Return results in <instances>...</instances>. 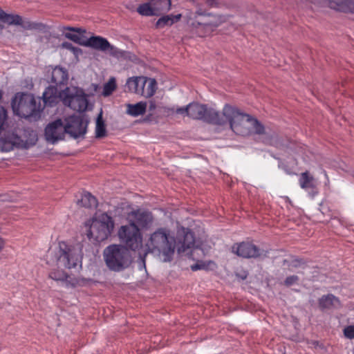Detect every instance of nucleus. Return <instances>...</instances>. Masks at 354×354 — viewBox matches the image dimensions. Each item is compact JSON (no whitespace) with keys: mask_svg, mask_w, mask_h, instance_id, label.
<instances>
[{"mask_svg":"<svg viewBox=\"0 0 354 354\" xmlns=\"http://www.w3.org/2000/svg\"><path fill=\"white\" fill-rule=\"evenodd\" d=\"M187 116L216 124H223L227 122L231 129L242 136L265 133L264 127L256 118L228 104H225L221 115L215 109H208L206 105L190 103L188 104Z\"/></svg>","mask_w":354,"mask_h":354,"instance_id":"1","label":"nucleus"},{"mask_svg":"<svg viewBox=\"0 0 354 354\" xmlns=\"http://www.w3.org/2000/svg\"><path fill=\"white\" fill-rule=\"evenodd\" d=\"M194 234L188 229L179 230L176 240L169 230L159 228L150 235L146 245L149 252L158 255L164 262H169L173 259L176 249L178 253L192 249L191 256L198 251L199 248L194 247Z\"/></svg>","mask_w":354,"mask_h":354,"instance_id":"2","label":"nucleus"},{"mask_svg":"<svg viewBox=\"0 0 354 354\" xmlns=\"http://www.w3.org/2000/svg\"><path fill=\"white\" fill-rule=\"evenodd\" d=\"M54 258V261L59 266L73 268L81 264L82 258V245L80 243L70 245L66 242H59L58 246L48 253Z\"/></svg>","mask_w":354,"mask_h":354,"instance_id":"3","label":"nucleus"},{"mask_svg":"<svg viewBox=\"0 0 354 354\" xmlns=\"http://www.w3.org/2000/svg\"><path fill=\"white\" fill-rule=\"evenodd\" d=\"M87 228V236L97 242L103 241L109 238L114 228L113 218L106 213L95 214L85 223Z\"/></svg>","mask_w":354,"mask_h":354,"instance_id":"4","label":"nucleus"},{"mask_svg":"<svg viewBox=\"0 0 354 354\" xmlns=\"http://www.w3.org/2000/svg\"><path fill=\"white\" fill-rule=\"evenodd\" d=\"M104 257L108 268L119 272L130 266L132 257L127 247L121 245H111L104 251Z\"/></svg>","mask_w":354,"mask_h":354,"instance_id":"5","label":"nucleus"},{"mask_svg":"<svg viewBox=\"0 0 354 354\" xmlns=\"http://www.w3.org/2000/svg\"><path fill=\"white\" fill-rule=\"evenodd\" d=\"M224 21L223 17L207 13L202 9L190 12L187 15L188 24L194 28L203 31L201 36L212 32Z\"/></svg>","mask_w":354,"mask_h":354,"instance_id":"6","label":"nucleus"},{"mask_svg":"<svg viewBox=\"0 0 354 354\" xmlns=\"http://www.w3.org/2000/svg\"><path fill=\"white\" fill-rule=\"evenodd\" d=\"M12 108L15 114L24 118L35 117L39 113L34 96L28 93H17L12 100Z\"/></svg>","mask_w":354,"mask_h":354,"instance_id":"7","label":"nucleus"},{"mask_svg":"<svg viewBox=\"0 0 354 354\" xmlns=\"http://www.w3.org/2000/svg\"><path fill=\"white\" fill-rule=\"evenodd\" d=\"M60 100L64 105L78 112L84 111L88 106L86 95L77 87H66L60 93Z\"/></svg>","mask_w":354,"mask_h":354,"instance_id":"8","label":"nucleus"},{"mask_svg":"<svg viewBox=\"0 0 354 354\" xmlns=\"http://www.w3.org/2000/svg\"><path fill=\"white\" fill-rule=\"evenodd\" d=\"M118 236L120 241L132 250H137L142 247V237L135 223L121 226L118 230Z\"/></svg>","mask_w":354,"mask_h":354,"instance_id":"9","label":"nucleus"},{"mask_svg":"<svg viewBox=\"0 0 354 354\" xmlns=\"http://www.w3.org/2000/svg\"><path fill=\"white\" fill-rule=\"evenodd\" d=\"M30 138L22 140L14 133L8 134L0 138V150L8 152L13 149L15 146H21L26 148L33 145L37 140V136L34 131H28Z\"/></svg>","mask_w":354,"mask_h":354,"instance_id":"10","label":"nucleus"},{"mask_svg":"<svg viewBox=\"0 0 354 354\" xmlns=\"http://www.w3.org/2000/svg\"><path fill=\"white\" fill-rule=\"evenodd\" d=\"M66 133L74 138L84 136L86 132V124L80 116L71 115L65 120Z\"/></svg>","mask_w":354,"mask_h":354,"instance_id":"11","label":"nucleus"},{"mask_svg":"<svg viewBox=\"0 0 354 354\" xmlns=\"http://www.w3.org/2000/svg\"><path fill=\"white\" fill-rule=\"evenodd\" d=\"M65 134L64 125L60 119L49 123L45 129L46 139L52 144L64 139Z\"/></svg>","mask_w":354,"mask_h":354,"instance_id":"12","label":"nucleus"},{"mask_svg":"<svg viewBox=\"0 0 354 354\" xmlns=\"http://www.w3.org/2000/svg\"><path fill=\"white\" fill-rule=\"evenodd\" d=\"M232 252L243 258H257L261 255L259 249L254 244L242 242L234 244L232 248Z\"/></svg>","mask_w":354,"mask_h":354,"instance_id":"13","label":"nucleus"},{"mask_svg":"<svg viewBox=\"0 0 354 354\" xmlns=\"http://www.w3.org/2000/svg\"><path fill=\"white\" fill-rule=\"evenodd\" d=\"M127 220L129 223H135L138 227H145L151 223L152 216L149 212L138 209L128 214Z\"/></svg>","mask_w":354,"mask_h":354,"instance_id":"14","label":"nucleus"},{"mask_svg":"<svg viewBox=\"0 0 354 354\" xmlns=\"http://www.w3.org/2000/svg\"><path fill=\"white\" fill-rule=\"evenodd\" d=\"M85 46L96 50L106 51L109 50L111 53H115L117 49L111 46L108 40L100 36L91 37L85 43Z\"/></svg>","mask_w":354,"mask_h":354,"instance_id":"15","label":"nucleus"},{"mask_svg":"<svg viewBox=\"0 0 354 354\" xmlns=\"http://www.w3.org/2000/svg\"><path fill=\"white\" fill-rule=\"evenodd\" d=\"M328 5L338 11L354 12V0H328Z\"/></svg>","mask_w":354,"mask_h":354,"instance_id":"16","label":"nucleus"},{"mask_svg":"<svg viewBox=\"0 0 354 354\" xmlns=\"http://www.w3.org/2000/svg\"><path fill=\"white\" fill-rule=\"evenodd\" d=\"M145 76H134L127 79L126 86L129 92L140 95L142 86L145 85Z\"/></svg>","mask_w":354,"mask_h":354,"instance_id":"17","label":"nucleus"},{"mask_svg":"<svg viewBox=\"0 0 354 354\" xmlns=\"http://www.w3.org/2000/svg\"><path fill=\"white\" fill-rule=\"evenodd\" d=\"M55 86H50L43 93L42 99L45 105L53 106L60 99V93Z\"/></svg>","mask_w":354,"mask_h":354,"instance_id":"18","label":"nucleus"},{"mask_svg":"<svg viewBox=\"0 0 354 354\" xmlns=\"http://www.w3.org/2000/svg\"><path fill=\"white\" fill-rule=\"evenodd\" d=\"M68 79V75L66 68L59 66H56L53 68L51 71V82L57 85L64 84L66 83Z\"/></svg>","mask_w":354,"mask_h":354,"instance_id":"19","label":"nucleus"},{"mask_svg":"<svg viewBox=\"0 0 354 354\" xmlns=\"http://www.w3.org/2000/svg\"><path fill=\"white\" fill-rule=\"evenodd\" d=\"M145 85L142 86L140 95L145 98L152 97L157 90V82L155 79L146 77Z\"/></svg>","mask_w":354,"mask_h":354,"instance_id":"20","label":"nucleus"},{"mask_svg":"<svg viewBox=\"0 0 354 354\" xmlns=\"http://www.w3.org/2000/svg\"><path fill=\"white\" fill-rule=\"evenodd\" d=\"M319 305L322 309H333L339 308L341 304L338 298L333 295H328L320 298Z\"/></svg>","mask_w":354,"mask_h":354,"instance_id":"21","label":"nucleus"},{"mask_svg":"<svg viewBox=\"0 0 354 354\" xmlns=\"http://www.w3.org/2000/svg\"><path fill=\"white\" fill-rule=\"evenodd\" d=\"M147 104L146 102H139L136 104H127L126 113L131 116L137 117L143 115L147 109Z\"/></svg>","mask_w":354,"mask_h":354,"instance_id":"22","label":"nucleus"},{"mask_svg":"<svg viewBox=\"0 0 354 354\" xmlns=\"http://www.w3.org/2000/svg\"><path fill=\"white\" fill-rule=\"evenodd\" d=\"M150 1L154 15H160L161 13L168 11L171 7L170 0H150Z\"/></svg>","mask_w":354,"mask_h":354,"instance_id":"23","label":"nucleus"},{"mask_svg":"<svg viewBox=\"0 0 354 354\" xmlns=\"http://www.w3.org/2000/svg\"><path fill=\"white\" fill-rule=\"evenodd\" d=\"M77 204L82 207L86 208L95 207L97 202L95 196L91 195L89 192H84L82 194L81 198L77 201Z\"/></svg>","mask_w":354,"mask_h":354,"instance_id":"24","label":"nucleus"},{"mask_svg":"<svg viewBox=\"0 0 354 354\" xmlns=\"http://www.w3.org/2000/svg\"><path fill=\"white\" fill-rule=\"evenodd\" d=\"M181 18V15H165L160 17L156 22V26L158 28H162L166 26H171L174 22H176L180 20Z\"/></svg>","mask_w":354,"mask_h":354,"instance_id":"25","label":"nucleus"},{"mask_svg":"<svg viewBox=\"0 0 354 354\" xmlns=\"http://www.w3.org/2000/svg\"><path fill=\"white\" fill-rule=\"evenodd\" d=\"M299 181L302 189H308L315 187V179L308 171L301 174Z\"/></svg>","mask_w":354,"mask_h":354,"instance_id":"26","label":"nucleus"},{"mask_svg":"<svg viewBox=\"0 0 354 354\" xmlns=\"http://www.w3.org/2000/svg\"><path fill=\"white\" fill-rule=\"evenodd\" d=\"M106 135V129L104 122L102 119V113L101 112L96 119L95 124V137L97 138H102L105 137Z\"/></svg>","mask_w":354,"mask_h":354,"instance_id":"27","label":"nucleus"},{"mask_svg":"<svg viewBox=\"0 0 354 354\" xmlns=\"http://www.w3.org/2000/svg\"><path fill=\"white\" fill-rule=\"evenodd\" d=\"M0 18L10 24L19 25L22 23V19L19 15H11L6 14L0 8Z\"/></svg>","mask_w":354,"mask_h":354,"instance_id":"28","label":"nucleus"},{"mask_svg":"<svg viewBox=\"0 0 354 354\" xmlns=\"http://www.w3.org/2000/svg\"><path fill=\"white\" fill-rule=\"evenodd\" d=\"M216 267L215 263L212 261H197L196 263L194 265H192L191 266V269L193 271H196L198 270H213Z\"/></svg>","mask_w":354,"mask_h":354,"instance_id":"29","label":"nucleus"},{"mask_svg":"<svg viewBox=\"0 0 354 354\" xmlns=\"http://www.w3.org/2000/svg\"><path fill=\"white\" fill-rule=\"evenodd\" d=\"M138 12L142 16H153V10L151 3L149 1L147 3H143L138 6L137 8Z\"/></svg>","mask_w":354,"mask_h":354,"instance_id":"30","label":"nucleus"},{"mask_svg":"<svg viewBox=\"0 0 354 354\" xmlns=\"http://www.w3.org/2000/svg\"><path fill=\"white\" fill-rule=\"evenodd\" d=\"M116 88V82L115 77H111L103 87L102 95L104 96L110 95Z\"/></svg>","mask_w":354,"mask_h":354,"instance_id":"31","label":"nucleus"},{"mask_svg":"<svg viewBox=\"0 0 354 354\" xmlns=\"http://www.w3.org/2000/svg\"><path fill=\"white\" fill-rule=\"evenodd\" d=\"M62 48L71 51L76 58H78V57L82 53L81 48L73 46L71 43L68 41L63 42L62 44Z\"/></svg>","mask_w":354,"mask_h":354,"instance_id":"32","label":"nucleus"},{"mask_svg":"<svg viewBox=\"0 0 354 354\" xmlns=\"http://www.w3.org/2000/svg\"><path fill=\"white\" fill-rule=\"evenodd\" d=\"M49 277L55 281H64L67 279V274L63 270H53L49 274Z\"/></svg>","mask_w":354,"mask_h":354,"instance_id":"33","label":"nucleus"},{"mask_svg":"<svg viewBox=\"0 0 354 354\" xmlns=\"http://www.w3.org/2000/svg\"><path fill=\"white\" fill-rule=\"evenodd\" d=\"M344 335L348 339H354V325L346 326L344 329Z\"/></svg>","mask_w":354,"mask_h":354,"instance_id":"34","label":"nucleus"},{"mask_svg":"<svg viewBox=\"0 0 354 354\" xmlns=\"http://www.w3.org/2000/svg\"><path fill=\"white\" fill-rule=\"evenodd\" d=\"M6 118L7 113L6 109L3 106H0V133L3 129Z\"/></svg>","mask_w":354,"mask_h":354,"instance_id":"35","label":"nucleus"},{"mask_svg":"<svg viewBox=\"0 0 354 354\" xmlns=\"http://www.w3.org/2000/svg\"><path fill=\"white\" fill-rule=\"evenodd\" d=\"M66 37L77 44H81V37L77 33H66Z\"/></svg>","mask_w":354,"mask_h":354,"instance_id":"36","label":"nucleus"},{"mask_svg":"<svg viewBox=\"0 0 354 354\" xmlns=\"http://www.w3.org/2000/svg\"><path fill=\"white\" fill-rule=\"evenodd\" d=\"M298 277L296 275L288 277L285 280V283L287 286H291L297 283Z\"/></svg>","mask_w":354,"mask_h":354,"instance_id":"37","label":"nucleus"},{"mask_svg":"<svg viewBox=\"0 0 354 354\" xmlns=\"http://www.w3.org/2000/svg\"><path fill=\"white\" fill-rule=\"evenodd\" d=\"M187 110H188V105L186 106V107H182V108H178L176 110V113L178 114H181V115H187Z\"/></svg>","mask_w":354,"mask_h":354,"instance_id":"38","label":"nucleus"},{"mask_svg":"<svg viewBox=\"0 0 354 354\" xmlns=\"http://www.w3.org/2000/svg\"><path fill=\"white\" fill-rule=\"evenodd\" d=\"M66 29L70 30H73V31L76 32H79L80 30V29H77V28H71V27H68Z\"/></svg>","mask_w":354,"mask_h":354,"instance_id":"39","label":"nucleus"},{"mask_svg":"<svg viewBox=\"0 0 354 354\" xmlns=\"http://www.w3.org/2000/svg\"><path fill=\"white\" fill-rule=\"evenodd\" d=\"M3 245L4 241L1 238H0V250L3 248Z\"/></svg>","mask_w":354,"mask_h":354,"instance_id":"40","label":"nucleus"},{"mask_svg":"<svg viewBox=\"0 0 354 354\" xmlns=\"http://www.w3.org/2000/svg\"><path fill=\"white\" fill-rule=\"evenodd\" d=\"M154 108H155V104L153 103H151L150 109H154Z\"/></svg>","mask_w":354,"mask_h":354,"instance_id":"41","label":"nucleus"},{"mask_svg":"<svg viewBox=\"0 0 354 354\" xmlns=\"http://www.w3.org/2000/svg\"><path fill=\"white\" fill-rule=\"evenodd\" d=\"M208 3H209V4L210 6H214V4L213 1H211V2H210V1H208Z\"/></svg>","mask_w":354,"mask_h":354,"instance_id":"42","label":"nucleus"},{"mask_svg":"<svg viewBox=\"0 0 354 354\" xmlns=\"http://www.w3.org/2000/svg\"><path fill=\"white\" fill-rule=\"evenodd\" d=\"M313 196H314V195H315V194H316V193H317V192H316V191H315V190H313Z\"/></svg>","mask_w":354,"mask_h":354,"instance_id":"43","label":"nucleus"},{"mask_svg":"<svg viewBox=\"0 0 354 354\" xmlns=\"http://www.w3.org/2000/svg\"><path fill=\"white\" fill-rule=\"evenodd\" d=\"M324 173L325 176L327 178V177H328V176H327L326 172V171H324Z\"/></svg>","mask_w":354,"mask_h":354,"instance_id":"44","label":"nucleus"},{"mask_svg":"<svg viewBox=\"0 0 354 354\" xmlns=\"http://www.w3.org/2000/svg\"><path fill=\"white\" fill-rule=\"evenodd\" d=\"M2 97V95H1V93L0 92V100L1 99Z\"/></svg>","mask_w":354,"mask_h":354,"instance_id":"45","label":"nucleus"},{"mask_svg":"<svg viewBox=\"0 0 354 354\" xmlns=\"http://www.w3.org/2000/svg\"><path fill=\"white\" fill-rule=\"evenodd\" d=\"M1 28V26L0 25V28Z\"/></svg>","mask_w":354,"mask_h":354,"instance_id":"46","label":"nucleus"}]
</instances>
